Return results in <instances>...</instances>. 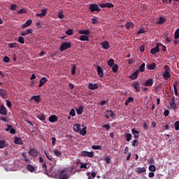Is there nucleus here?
Here are the masks:
<instances>
[{"instance_id":"nucleus-1","label":"nucleus","mask_w":179,"mask_h":179,"mask_svg":"<svg viewBox=\"0 0 179 179\" xmlns=\"http://www.w3.org/2000/svg\"><path fill=\"white\" fill-rule=\"evenodd\" d=\"M80 127H83V129L80 128ZM73 129L75 132H78L80 134V135H82L83 136H85L86 134H87V131L86 129H87V127L85 125H80L79 124H74Z\"/></svg>"},{"instance_id":"nucleus-2","label":"nucleus","mask_w":179,"mask_h":179,"mask_svg":"<svg viewBox=\"0 0 179 179\" xmlns=\"http://www.w3.org/2000/svg\"><path fill=\"white\" fill-rule=\"evenodd\" d=\"M68 170H63L60 171L59 174L52 173V176H53L54 178L69 179V176L68 174Z\"/></svg>"},{"instance_id":"nucleus-3","label":"nucleus","mask_w":179,"mask_h":179,"mask_svg":"<svg viewBox=\"0 0 179 179\" xmlns=\"http://www.w3.org/2000/svg\"><path fill=\"white\" fill-rule=\"evenodd\" d=\"M164 73H163V78L165 80H169V79H170V78L171 77V74L170 73V72H171V69H170V67L169 66V65H165L164 66Z\"/></svg>"},{"instance_id":"nucleus-4","label":"nucleus","mask_w":179,"mask_h":179,"mask_svg":"<svg viewBox=\"0 0 179 179\" xmlns=\"http://www.w3.org/2000/svg\"><path fill=\"white\" fill-rule=\"evenodd\" d=\"M39 163H43L41 164V167L44 174H48V171L47 170V163L44 161V158H43V157H39Z\"/></svg>"},{"instance_id":"nucleus-5","label":"nucleus","mask_w":179,"mask_h":179,"mask_svg":"<svg viewBox=\"0 0 179 179\" xmlns=\"http://www.w3.org/2000/svg\"><path fill=\"white\" fill-rule=\"evenodd\" d=\"M90 11L93 13V12H100L101 9L99 6V4L93 3V4H90L89 7Z\"/></svg>"},{"instance_id":"nucleus-6","label":"nucleus","mask_w":179,"mask_h":179,"mask_svg":"<svg viewBox=\"0 0 179 179\" xmlns=\"http://www.w3.org/2000/svg\"><path fill=\"white\" fill-rule=\"evenodd\" d=\"M72 47V44L69 42H64L61 44L59 47V51H65V50H68Z\"/></svg>"},{"instance_id":"nucleus-7","label":"nucleus","mask_w":179,"mask_h":179,"mask_svg":"<svg viewBox=\"0 0 179 179\" xmlns=\"http://www.w3.org/2000/svg\"><path fill=\"white\" fill-rule=\"evenodd\" d=\"M81 156L83 157H93V156H94V152L89 151H82Z\"/></svg>"},{"instance_id":"nucleus-8","label":"nucleus","mask_w":179,"mask_h":179,"mask_svg":"<svg viewBox=\"0 0 179 179\" xmlns=\"http://www.w3.org/2000/svg\"><path fill=\"white\" fill-rule=\"evenodd\" d=\"M161 45H162V43H157L156 47H155L150 50V53L152 55H155V54H157V52H159L160 48H159V47H161Z\"/></svg>"},{"instance_id":"nucleus-9","label":"nucleus","mask_w":179,"mask_h":179,"mask_svg":"<svg viewBox=\"0 0 179 179\" xmlns=\"http://www.w3.org/2000/svg\"><path fill=\"white\" fill-rule=\"evenodd\" d=\"M28 154L29 156H31V157H37V156H38V151L35 148H31L29 150Z\"/></svg>"},{"instance_id":"nucleus-10","label":"nucleus","mask_w":179,"mask_h":179,"mask_svg":"<svg viewBox=\"0 0 179 179\" xmlns=\"http://www.w3.org/2000/svg\"><path fill=\"white\" fill-rule=\"evenodd\" d=\"M131 86L135 89L136 93H139L141 92V84L138 82L131 83Z\"/></svg>"},{"instance_id":"nucleus-11","label":"nucleus","mask_w":179,"mask_h":179,"mask_svg":"<svg viewBox=\"0 0 179 179\" xmlns=\"http://www.w3.org/2000/svg\"><path fill=\"white\" fill-rule=\"evenodd\" d=\"M105 117L108 119L114 118V117H115V114H114L113 110H108L105 112Z\"/></svg>"},{"instance_id":"nucleus-12","label":"nucleus","mask_w":179,"mask_h":179,"mask_svg":"<svg viewBox=\"0 0 179 179\" xmlns=\"http://www.w3.org/2000/svg\"><path fill=\"white\" fill-rule=\"evenodd\" d=\"M139 75V70L136 71L131 76H129V78L131 80H136V79H138V76Z\"/></svg>"},{"instance_id":"nucleus-13","label":"nucleus","mask_w":179,"mask_h":179,"mask_svg":"<svg viewBox=\"0 0 179 179\" xmlns=\"http://www.w3.org/2000/svg\"><path fill=\"white\" fill-rule=\"evenodd\" d=\"M155 83V80H153V78H149L145 83H144V86L145 87H152L153 86V83Z\"/></svg>"},{"instance_id":"nucleus-14","label":"nucleus","mask_w":179,"mask_h":179,"mask_svg":"<svg viewBox=\"0 0 179 179\" xmlns=\"http://www.w3.org/2000/svg\"><path fill=\"white\" fill-rule=\"evenodd\" d=\"M14 143L15 145H23V139L20 137L15 136L14 137Z\"/></svg>"},{"instance_id":"nucleus-15","label":"nucleus","mask_w":179,"mask_h":179,"mask_svg":"<svg viewBox=\"0 0 179 179\" xmlns=\"http://www.w3.org/2000/svg\"><path fill=\"white\" fill-rule=\"evenodd\" d=\"M47 12H48V8L43 9L41 10V13H36V16L39 17H44V16L45 15H47Z\"/></svg>"},{"instance_id":"nucleus-16","label":"nucleus","mask_w":179,"mask_h":179,"mask_svg":"<svg viewBox=\"0 0 179 179\" xmlns=\"http://www.w3.org/2000/svg\"><path fill=\"white\" fill-rule=\"evenodd\" d=\"M88 89H90V90H96V89H99V85H97V83H91L88 85Z\"/></svg>"},{"instance_id":"nucleus-17","label":"nucleus","mask_w":179,"mask_h":179,"mask_svg":"<svg viewBox=\"0 0 179 179\" xmlns=\"http://www.w3.org/2000/svg\"><path fill=\"white\" fill-rule=\"evenodd\" d=\"M0 114L1 115H6L8 114V110H6L4 105H1L0 106Z\"/></svg>"},{"instance_id":"nucleus-18","label":"nucleus","mask_w":179,"mask_h":179,"mask_svg":"<svg viewBox=\"0 0 179 179\" xmlns=\"http://www.w3.org/2000/svg\"><path fill=\"white\" fill-rule=\"evenodd\" d=\"M48 79L45 77H43L39 82V85H38V87H43V86H44V85H45V83H47L48 82Z\"/></svg>"},{"instance_id":"nucleus-19","label":"nucleus","mask_w":179,"mask_h":179,"mask_svg":"<svg viewBox=\"0 0 179 179\" xmlns=\"http://www.w3.org/2000/svg\"><path fill=\"white\" fill-rule=\"evenodd\" d=\"M96 71L98 73V75L100 78H103L104 76V72L103 71V69L100 66H98L96 68Z\"/></svg>"},{"instance_id":"nucleus-20","label":"nucleus","mask_w":179,"mask_h":179,"mask_svg":"<svg viewBox=\"0 0 179 179\" xmlns=\"http://www.w3.org/2000/svg\"><path fill=\"white\" fill-rule=\"evenodd\" d=\"M101 45H102V48L104 50H108V48H110V43L107 41L101 42Z\"/></svg>"},{"instance_id":"nucleus-21","label":"nucleus","mask_w":179,"mask_h":179,"mask_svg":"<svg viewBox=\"0 0 179 179\" xmlns=\"http://www.w3.org/2000/svg\"><path fill=\"white\" fill-rule=\"evenodd\" d=\"M136 173H138V174H142V173H145L146 172V168L145 167H137L135 169Z\"/></svg>"},{"instance_id":"nucleus-22","label":"nucleus","mask_w":179,"mask_h":179,"mask_svg":"<svg viewBox=\"0 0 179 179\" xmlns=\"http://www.w3.org/2000/svg\"><path fill=\"white\" fill-rule=\"evenodd\" d=\"M31 33H33V29L29 28L26 31H24L23 32H22L21 36H27L28 34H31Z\"/></svg>"},{"instance_id":"nucleus-23","label":"nucleus","mask_w":179,"mask_h":179,"mask_svg":"<svg viewBox=\"0 0 179 179\" xmlns=\"http://www.w3.org/2000/svg\"><path fill=\"white\" fill-rule=\"evenodd\" d=\"M166 18L163 17H159V20L156 22V24H164L166 23Z\"/></svg>"},{"instance_id":"nucleus-24","label":"nucleus","mask_w":179,"mask_h":179,"mask_svg":"<svg viewBox=\"0 0 179 179\" xmlns=\"http://www.w3.org/2000/svg\"><path fill=\"white\" fill-rule=\"evenodd\" d=\"M3 148H8V142L5 140L0 141V149H3Z\"/></svg>"},{"instance_id":"nucleus-25","label":"nucleus","mask_w":179,"mask_h":179,"mask_svg":"<svg viewBox=\"0 0 179 179\" xmlns=\"http://www.w3.org/2000/svg\"><path fill=\"white\" fill-rule=\"evenodd\" d=\"M50 122H57L58 121V116L52 115L49 117Z\"/></svg>"},{"instance_id":"nucleus-26","label":"nucleus","mask_w":179,"mask_h":179,"mask_svg":"<svg viewBox=\"0 0 179 179\" xmlns=\"http://www.w3.org/2000/svg\"><path fill=\"white\" fill-rule=\"evenodd\" d=\"M0 96L2 97V99H6V96H8V92H6V90L0 89Z\"/></svg>"},{"instance_id":"nucleus-27","label":"nucleus","mask_w":179,"mask_h":179,"mask_svg":"<svg viewBox=\"0 0 179 179\" xmlns=\"http://www.w3.org/2000/svg\"><path fill=\"white\" fill-rule=\"evenodd\" d=\"M27 169L28 171H30V173H34V171H36V167L33 166L30 164H29L27 166Z\"/></svg>"},{"instance_id":"nucleus-28","label":"nucleus","mask_w":179,"mask_h":179,"mask_svg":"<svg viewBox=\"0 0 179 179\" xmlns=\"http://www.w3.org/2000/svg\"><path fill=\"white\" fill-rule=\"evenodd\" d=\"M78 33H79V34H85V36H90V29L79 30Z\"/></svg>"},{"instance_id":"nucleus-29","label":"nucleus","mask_w":179,"mask_h":179,"mask_svg":"<svg viewBox=\"0 0 179 179\" xmlns=\"http://www.w3.org/2000/svg\"><path fill=\"white\" fill-rule=\"evenodd\" d=\"M31 100H34L36 103H40L41 101V97L40 95L33 96L31 97Z\"/></svg>"},{"instance_id":"nucleus-30","label":"nucleus","mask_w":179,"mask_h":179,"mask_svg":"<svg viewBox=\"0 0 179 179\" xmlns=\"http://www.w3.org/2000/svg\"><path fill=\"white\" fill-rule=\"evenodd\" d=\"M32 22L33 21L31 20H28L25 23L22 24V29H26V27H29V26H30Z\"/></svg>"},{"instance_id":"nucleus-31","label":"nucleus","mask_w":179,"mask_h":179,"mask_svg":"<svg viewBox=\"0 0 179 179\" xmlns=\"http://www.w3.org/2000/svg\"><path fill=\"white\" fill-rule=\"evenodd\" d=\"M53 153L57 157H61L62 156V152L56 148L53 150Z\"/></svg>"},{"instance_id":"nucleus-32","label":"nucleus","mask_w":179,"mask_h":179,"mask_svg":"<svg viewBox=\"0 0 179 179\" xmlns=\"http://www.w3.org/2000/svg\"><path fill=\"white\" fill-rule=\"evenodd\" d=\"M131 134L134 135V138H139V131L135 129H131Z\"/></svg>"},{"instance_id":"nucleus-33","label":"nucleus","mask_w":179,"mask_h":179,"mask_svg":"<svg viewBox=\"0 0 179 179\" xmlns=\"http://www.w3.org/2000/svg\"><path fill=\"white\" fill-rule=\"evenodd\" d=\"M87 176L88 179H94L96 178V172H92V173H90V172H87Z\"/></svg>"},{"instance_id":"nucleus-34","label":"nucleus","mask_w":179,"mask_h":179,"mask_svg":"<svg viewBox=\"0 0 179 179\" xmlns=\"http://www.w3.org/2000/svg\"><path fill=\"white\" fill-rule=\"evenodd\" d=\"M37 118H38V120H40L41 121H45V115H44V114H42V113L38 114Z\"/></svg>"},{"instance_id":"nucleus-35","label":"nucleus","mask_w":179,"mask_h":179,"mask_svg":"<svg viewBox=\"0 0 179 179\" xmlns=\"http://www.w3.org/2000/svg\"><path fill=\"white\" fill-rule=\"evenodd\" d=\"M80 41H89V36L82 35L80 37Z\"/></svg>"},{"instance_id":"nucleus-36","label":"nucleus","mask_w":179,"mask_h":179,"mask_svg":"<svg viewBox=\"0 0 179 179\" xmlns=\"http://www.w3.org/2000/svg\"><path fill=\"white\" fill-rule=\"evenodd\" d=\"M134 26H135V24H134V22H127L126 23V29H134Z\"/></svg>"},{"instance_id":"nucleus-37","label":"nucleus","mask_w":179,"mask_h":179,"mask_svg":"<svg viewBox=\"0 0 179 179\" xmlns=\"http://www.w3.org/2000/svg\"><path fill=\"white\" fill-rule=\"evenodd\" d=\"M76 113L77 114H78L79 115H80L81 114L83 113V106H80V107H78L76 109Z\"/></svg>"},{"instance_id":"nucleus-38","label":"nucleus","mask_w":179,"mask_h":179,"mask_svg":"<svg viewBox=\"0 0 179 179\" xmlns=\"http://www.w3.org/2000/svg\"><path fill=\"white\" fill-rule=\"evenodd\" d=\"M125 138L127 142H129L132 139V134L127 133L125 134Z\"/></svg>"},{"instance_id":"nucleus-39","label":"nucleus","mask_w":179,"mask_h":179,"mask_svg":"<svg viewBox=\"0 0 179 179\" xmlns=\"http://www.w3.org/2000/svg\"><path fill=\"white\" fill-rule=\"evenodd\" d=\"M112 71L114 73H117V72H118V64H113L112 66Z\"/></svg>"},{"instance_id":"nucleus-40","label":"nucleus","mask_w":179,"mask_h":179,"mask_svg":"<svg viewBox=\"0 0 179 179\" xmlns=\"http://www.w3.org/2000/svg\"><path fill=\"white\" fill-rule=\"evenodd\" d=\"M71 66H72L71 75H76V64H72Z\"/></svg>"},{"instance_id":"nucleus-41","label":"nucleus","mask_w":179,"mask_h":179,"mask_svg":"<svg viewBox=\"0 0 179 179\" xmlns=\"http://www.w3.org/2000/svg\"><path fill=\"white\" fill-rule=\"evenodd\" d=\"M155 69H156V64L155 62L152 63L148 66V69H150V71H153Z\"/></svg>"},{"instance_id":"nucleus-42","label":"nucleus","mask_w":179,"mask_h":179,"mask_svg":"<svg viewBox=\"0 0 179 179\" xmlns=\"http://www.w3.org/2000/svg\"><path fill=\"white\" fill-rule=\"evenodd\" d=\"M92 148L94 150H101V149H103V146H101V145H92Z\"/></svg>"},{"instance_id":"nucleus-43","label":"nucleus","mask_w":179,"mask_h":179,"mask_svg":"<svg viewBox=\"0 0 179 179\" xmlns=\"http://www.w3.org/2000/svg\"><path fill=\"white\" fill-rule=\"evenodd\" d=\"M132 101H134V98L131 96L129 97L125 101V106H128V104H129V103H132Z\"/></svg>"},{"instance_id":"nucleus-44","label":"nucleus","mask_w":179,"mask_h":179,"mask_svg":"<svg viewBox=\"0 0 179 179\" xmlns=\"http://www.w3.org/2000/svg\"><path fill=\"white\" fill-rule=\"evenodd\" d=\"M145 66H146V64L145 63H143L139 68V72H143L145 71Z\"/></svg>"},{"instance_id":"nucleus-45","label":"nucleus","mask_w":179,"mask_h":179,"mask_svg":"<svg viewBox=\"0 0 179 179\" xmlns=\"http://www.w3.org/2000/svg\"><path fill=\"white\" fill-rule=\"evenodd\" d=\"M8 45L10 48H16V47H17V43H8Z\"/></svg>"},{"instance_id":"nucleus-46","label":"nucleus","mask_w":179,"mask_h":179,"mask_svg":"<svg viewBox=\"0 0 179 179\" xmlns=\"http://www.w3.org/2000/svg\"><path fill=\"white\" fill-rule=\"evenodd\" d=\"M131 145H132V146H134V147L138 146V145H139V141L137 140V139L134 140V141H132Z\"/></svg>"},{"instance_id":"nucleus-47","label":"nucleus","mask_w":179,"mask_h":179,"mask_svg":"<svg viewBox=\"0 0 179 179\" xmlns=\"http://www.w3.org/2000/svg\"><path fill=\"white\" fill-rule=\"evenodd\" d=\"M169 106L172 108V110H177V104L169 102Z\"/></svg>"},{"instance_id":"nucleus-48","label":"nucleus","mask_w":179,"mask_h":179,"mask_svg":"<svg viewBox=\"0 0 179 179\" xmlns=\"http://www.w3.org/2000/svg\"><path fill=\"white\" fill-rule=\"evenodd\" d=\"M108 66H113L114 65V59H110L108 61Z\"/></svg>"},{"instance_id":"nucleus-49","label":"nucleus","mask_w":179,"mask_h":179,"mask_svg":"<svg viewBox=\"0 0 179 179\" xmlns=\"http://www.w3.org/2000/svg\"><path fill=\"white\" fill-rule=\"evenodd\" d=\"M148 169L150 171H152V172L156 171V166L155 165H150Z\"/></svg>"},{"instance_id":"nucleus-50","label":"nucleus","mask_w":179,"mask_h":179,"mask_svg":"<svg viewBox=\"0 0 179 179\" xmlns=\"http://www.w3.org/2000/svg\"><path fill=\"white\" fill-rule=\"evenodd\" d=\"M18 43H20V44H24V38L23 36H20L18 38Z\"/></svg>"},{"instance_id":"nucleus-51","label":"nucleus","mask_w":179,"mask_h":179,"mask_svg":"<svg viewBox=\"0 0 179 179\" xmlns=\"http://www.w3.org/2000/svg\"><path fill=\"white\" fill-rule=\"evenodd\" d=\"M66 34L67 35V36H72L73 34V29H69V30H67L66 31Z\"/></svg>"},{"instance_id":"nucleus-52","label":"nucleus","mask_w":179,"mask_h":179,"mask_svg":"<svg viewBox=\"0 0 179 179\" xmlns=\"http://www.w3.org/2000/svg\"><path fill=\"white\" fill-rule=\"evenodd\" d=\"M174 127H175L176 131H179V121H176L174 123Z\"/></svg>"},{"instance_id":"nucleus-53","label":"nucleus","mask_w":179,"mask_h":179,"mask_svg":"<svg viewBox=\"0 0 179 179\" xmlns=\"http://www.w3.org/2000/svg\"><path fill=\"white\" fill-rule=\"evenodd\" d=\"M143 33H145V29L143 28H141L138 29V31H137V34H143Z\"/></svg>"},{"instance_id":"nucleus-54","label":"nucleus","mask_w":179,"mask_h":179,"mask_svg":"<svg viewBox=\"0 0 179 179\" xmlns=\"http://www.w3.org/2000/svg\"><path fill=\"white\" fill-rule=\"evenodd\" d=\"M91 20L92 24H97L99 23V20H97V18H92Z\"/></svg>"},{"instance_id":"nucleus-55","label":"nucleus","mask_w":179,"mask_h":179,"mask_svg":"<svg viewBox=\"0 0 179 179\" xmlns=\"http://www.w3.org/2000/svg\"><path fill=\"white\" fill-rule=\"evenodd\" d=\"M69 114L72 117H75L76 115V112L75 111V109H71Z\"/></svg>"},{"instance_id":"nucleus-56","label":"nucleus","mask_w":179,"mask_h":179,"mask_svg":"<svg viewBox=\"0 0 179 179\" xmlns=\"http://www.w3.org/2000/svg\"><path fill=\"white\" fill-rule=\"evenodd\" d=\"M175 38L176 40L179 38V28L175 32Z\"/></svg>"},{"instance_id":"nucleus-57","label":"nucleus","mask_w":179,"mask_h":179,"mask_svg":"<svg viewBox=\"0 0 179 179\" xmlns=\"http://www.w3.org/2000/svg\"><path fill=\"white\" fill-rule=\"evenodd\" d=\"M105 161L106 162L107 164H110V163H111V158H110V157L107 156L105 158Z\"/></svg>"},{"instance_id":"nucleus-58","label":"nucleus","mask_w":179,"mask_h":179,"mask_svg":"<svg viewBox=\"0 0 179 179\" xmlns=\"http://www.w3.org/2000/svg\"><path fill=\"white\" fill-rule=\"evenodd\" d=\"M106 8H114V4L111 3H106Z\"/></svg>"},{"instance_id":"nucleus-59","label":"nucleus","mask_w":179,"mask_h":179,"mask_svg":"<svg viewBox=\"0 0 179 179\" xmlns=\"http://www.w3.org/2000/svg\"><path fill=\"white\" fill-rule=\"evenodd\" d=\"M16 8H17V6L16 4H12L10 9V10H16Z\"/></svg>"},{"instance_id":"nucleus-60","label":"nucleus","mask_w":179,"mask_h":179,"mask_svg":"<svg viewBox=\"0 0 179 179\" xmlns=\"http://www.w3.org/2000/svg\"><path fill=\"white\" fill-rule=\"evenodd\" d=\"M27 10H25V8H22L20 10L17 11L18 14H22V13H26Z\"/></svg>"},{"instance_id":"nucleus-61","label":"nucleus","mask_w":179,"mask_h":179,"mask_svg":"<svg viewBox=\"0 0 179 179\" xmlns=\"http://www.w3.org/2000/svg\"><path fill=\"white\" fill-rule=\"evenodd\" d=\"M57 17H59V19H64V14L62 13V12H59L58 13Z\"/></svg>"},{"instance_id":"nucleus-62","label":"nucleus","mask_w":179,"mask_h":179,"mask_svg":"<svg viewBox=\"0 0 179 179\" xmlns=\"http://www.w3.org/2000/svg\"><path fill=\"white\" fill-rule=\"evenodd\" d=\"M10 61V59H9V57L8 56H5L3 58V62H6V63H9Z\"/></svg>"},{"instance_id":"nucleus-63","label":"nucleus","mask_w":179,"mask_h":179,"mask_svg":"<svg viewBox=\"0 0 179 179\" xmlns=\"http://www.w3.org/2000/svg\"><path fill=\"white\" fill-rule=\"evenodd\" d=\"M149 164H155V159L153 158H150L148 159Z\"/></svg>"},{"instance_id":"nucleus-64","label":"nucleus","mask_w":179,"mask_h":179,"mask_svg":"<svg viewBox=\"0 0 179 179\" xmlns=\"http://www.w3.org/2000/svg\"><path fill=\"white\" fill-rule=\"evenodd\" d=\"M103 128H106V129H111V127L110 126V124H104L103 125Z\"/></svg>"}]
</instances>
